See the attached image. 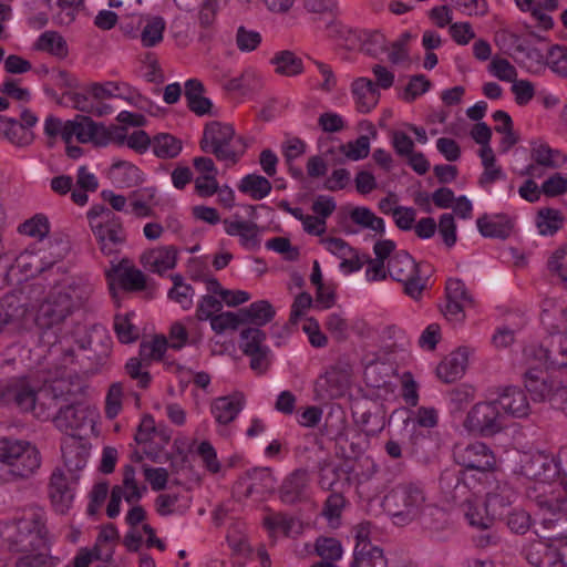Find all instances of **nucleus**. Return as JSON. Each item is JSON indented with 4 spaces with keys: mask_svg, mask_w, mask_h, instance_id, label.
<instances>
[{
    "mask_svg": "<svg viewBox=\"0 0 567 567\" xmlns=\"http://www.w3.org/2000/svg\"><path fill=\"white\" fill-rule=\"evenodd\" d=\"M0 401L13 404L22 412H33L41 417L42 412L37 411V392L25 378H13L0 382Z\"/></svg>",
    "mask_w": 567,
    "mask_h": 567,
    "instance_id": "8",
    "label": "nucleus"
},
{
    "mask_svg": "<svg viewBox=\"0 0 567 567\" xmlns=\"http://www.w3.org/2000/svg\"><path fill=\"white\" fill-rule=\"evenodd\" d=\"M309 484L307 470L293 471L280 487V499L286 504H295L305 497Z\"/></svg>",
    "mask_w": 567,
    "mask_h": 567,
    "instance_id": "24",
    "label": "nucleus"
},
{
    "mask_svg": "<svg viewBox=\"0 0 567 567\" xmlns=\"http://www.w3.org/2000/svg\"><path fill=\"white\" fill-rule=\"evenodd\" d=\"M166 28L164 18L159 16L148 17L141 32V42L144 48H154L163 41Z\"/></svg>",
    "mask_w": 567,
    "mask_h": 567,
    "instance_id": "42",
    "label": "nucleus"
},
{
    "mask_svg": "<svg viewBox=\"0 0 567 567\" xmlns=\"http://www.w3.org/2000/svg\"><path fill=\"white\" fill-rule=\"evenodd\" d=\"M61 450L64 465L71 474V480L75 483L79 480L78 473L86 466L90 450L87 445L74 434L70 435V437L63 442Z\"/></svg>",
    "mask_w": 567,
    "mask_h": 567,
    "instance_id": "16",
    "label": "nucleus"
},
{
    "mask_svg": "<svg viewBox=\"0 0 567 567\" xmlns=\"http://www.w3.org/2000/svg\"><path fill=\"white\" fill-rule=\"evenodd\" d=\"M91 229L101 251L106 256L118 252L120 247L126 240V233L118 216L109 220H99V223L93 224Z\"/></svg>",
    "mask_w": 567,
    "mask_h": 567,
    "instance_id": "12",
    "label": "nucleus"
},
{
    "mask_svg": "<svg viewBox=\"0 0 567 567\" xmlns=\"http://www.w3.org/2000/svg\"><path fill=\"white\" fill-rule=\"evenodd\" d=\"M265 525L270 530H281L286 536L300 533L297 519L282 513L266 517Z\"/></svg>",
    "mask_w": 567,
    "mask_h": 567,
    "instance_id": "55",
    "label": "nucleus"
},
{
    "mask_svg": "<svg viewBox=\"0 0 567 567\" xmlns=\"http://www.w3.org/2000/svg\"><path fill=\"white\" fill-rule=\"evenodd\" d=\"M35 49L39 51L48 52L60 59H63L68 55L66 41L55 31L43 32L35 43Z\"/></svg>",
    "mask_w": 567,
    "mask_h": 567,
    "instance_id": "41",
    "label": "nucleus"
},
{
    "mask_svg": "<svg viewBox=\"0 0 567 567\" xmlns=\"http://www.w3.org/2000/svg\"><path fill=\"white\" fill-rule=\"evenodd\" d=\"M45 512L38 506L23 511L13 522H0V544L17 553H47L49 549Z\"/></svg>",
    "mask_w": 567,
    "mask_h": 567,
    "instance_id": "1",
    "label": "nucleus"
},
{
    "mask_svg": "<svg viewBox=\"0 0 567 567\" xmlns=\"http://www.w3.org/2000/svg\"><path fill=\"white\" fill-rule=\"evenodd\" d=\"M39 344L41 347L48 348L47 352L49 354H54L58 352H62L63 357L61 360L62 367H68L74 361V350L72 348L62 349L56 344L58 336L54 331H41L38 337Z\"/></svg>",
    "mask_w": 567,
    "mask_h": 567,
    "instance_id": "50",
    "label": "nucleus"
},
{
    "mask_svg": "<svg viewBox=\"0 0 567 567\" xmlns=\"http://www.w3.org/2000/svg\"><path fill=\"white\" fill-rule=\"evenodd\" d=\"M250 484L247 486L246 495L261 494L275 487V480L268 467H255L247 472Z\"/></svg>",
    "mask_w": 567,
    "mask_h": 567,
    "instance_id": "43",
    "label": "nucleus"
},
{
    "mask_svg": "<svg viewBox=\"0 0 567 567\" xmlns=\"http://www.w3.org/2000/svg\"><path fill=\"white\" fill-rule=\"evenodd\" d=\"M463 512L468 525L478 530H489L496 520L485 502L465 498Z\"/></svg>",
    "mask_w": 567,
    "mask_h": 567,
    "instance_id": "27",
    "label": "nucleus"
},
{
    "mask_svg": "<svg viewBox=\"0 0 567 567\" xmlns=\"http://www.w3.org/2000/svg\"><path fill=\"white\" fill-rule=\"evenodd\" d=\"M493 118L495 122H504V125H496L494 130L503 135L499 142V152L506 154L518 142V135L513 128L512 117L507 112L498 110L494 112Z\"/></svg>",
    "mask_w": 567,
    "mask_h": 567,
    "instance_id": "37",
    "label": "nucleus"
},
{
    "mask_svg": "<svg viewBox=\"0 0 567 567\" xmlns=\"http://www.w3.org/2000/svg\"><path fill=\"white\" fill-rule=\"evenodd\" d=\"M525 388L534 401H549L554 396V384L548 382L546 373L542 369H528L525 372Z\"/></svg>",
    "mask_w": 567,
    "mask_h": 567,
    "instance_id": "25",
    "label": "nucleus"
},
{
    "mask_svg": "<svg viewBox=\"0 0 567 567\" xmlns=\"http://www.w3.org/2000/svg\"><path fill=\"white\" fill-rule=\"evenodd\" d=\"M340 152L350 161L363 159L369 155L370 140L368 136L361 135L355 141L342 144Z\"/></svg>",
    "mask_w": 567,
    "mask_h": 567,
    "instance_id": "57",
    "label": "nucleus"
},
{
    "mask_svg": "<svg viewBox=\"0 0 567 567\" xmlns=\"http://www.w3.org/2000/svg\"><path fill=\"white\" fill-rule=\"evenodd\" d=\"M351 93L355 100L357 110L360 113H369L380 100L379 89L368 78H358L352 82Z\"/></svg>",
    "mask_w": 567,
    "mask_h": 567,
    "instance_id": "23",
    "label": "nucleus"
},
{
    "mask_svg": "<svg viewBox=\"0 0 567 567\" xmlns=\"http://www.w3.org/2000/svg\"><path fill=\"white\" fill-rule=\"evenodd\" d=\"M455 462L465 471L489 472L495 466V456L492 450L482 442L466 446H456L453 452Z\"/></svg>",
    "mask_w": 567,
    "mask_h": 567,
    "instance_id": "10",
    "label": "nucleus"
},
{
    "mask_svg": "<svg viewBox=\"0 0 567 567\" xmlns=\"http://www.w3.org/2000/svg\"><path fill=\"white\" fill-rule=\"evenodd\" d=\"M276 72L285 76H295L303 71V63L293 52L285 50L276 53L271 59Z\"/></svg>",
    "mask_w": 567,
    "mask_h": 567,
    "instance_id": "39",
    "label": "nucleus"
},
{
    "mask_svg": "<svg viewBox=\"0 0 567 567\" xmlns=\"http://www.w3.org/2000/svg\"><path fill=\"white\" fill-rule=\"evenodd\" d=\"M565 217L560 210L545 207L538 210L536 226L540 235L548 236L556 234L564 225Z\"/></svg>",
    "mask_w": 567,
    "mask_h": 567,
    "instance_id": "40",
    "label": "nucleus"
},
{
    "mask_svg": "<svg viewBox=\"0 0 567 567\" xmlns=\"http://www.w3.org/2000/svg\"><path fill=\"white\" fill-rule=\"evenodd\" d=\"M465 471L445 470L440 476V487L445 496L452 501L466 498L468 488L464 482Z\"/></svg>",
    "mask_w": 567,
    "mask_h": 567,
    "instance_id": "31",
    "label": "nucleus"
},
{
    "mask_svg": "<svg viewBox=\"0 0 567 567\" xmlns=\"http://www.w3.org/2000/svg\"><path fill=\"white\" fill-rule=\"evenodd\" d=\"M342 467L330 462H324L319 467V485L324 491L336 492L340 481Z\"/></svg>",
    "mask_w": 567,
    "mask_h": 567,
    "instance_id": "56",
    "label": "nucleus"
},
{
    "mask_svg": "<svg viewBox=\"0 0 567 567\" xmlns=\"http://www.w3.org/2000/svg\"><path fill=\"white\" fill-rule=\"evenodd\" d=\"M316 554L322 558V560L337 561L342 557L343 549L340 540L334 537L320 536L315 543Z\"/></svg>",
    "mask_w": 567,
    "mask_h": 567,
    "instance_id": "52",
    "label": "nucleus"
},
{
    "mask_svg": "<svg viewBox=\"0 0 567 567\" xmlns=\"http://www.w3.org/2000/svg\"><path fill=\"white\" fill-rule=\"evenodd\" d=\"M49 496L55 512L65 514L74 498L73 488L70 486L63 470L55 468L50 477Z\"/></svg>",
    "mask_w": 567,
    "mask_h": 567,
    "instance_id": "17",
    "label": "nucleus"
},
{
    "mask_svg": "<svg viewBox=\"0 0 567 567\" xmlns=\"http://www.w3.org/2000/svg\"><path fill=\"white\" fill-rule=\"evenodd\" d=\"M177 261V249L174 246H165L145 252L141 262L143 266L155 274L163 275L167 270L175 268Z\"/></svg>",
    "mask_w": 567,
    "mask_h": 567,
    "instance_id": "22",
    "label": "nucleus"
},
{
    "mask_svg": "<svg viewBox=\"0 0 567 567\" xmlns=\"http://www.w3.org/2000/svg\"><path fill=\"white\" fill-rule=\"evenodd\" d=\"M550 272L567 282V245L557 248L547 262Z\"/></svg>",
    "mask_w": 567,
    "mask_h": 567,
    "instance_id": "64",
    "label": "nucleus"
},
{
    "mask_svg": "<svg viewBox=\"0 0 567 567\" xmlns=\"http://www.w3.org/2000/svg\"><path fill=\"white\" fill-rule=\"evenodd\" d=\"M537 504L548 513V516L543 518V526L551 532L547 536L548 540L565 543L567 540V514L560 509L558 502L551 498L538 497Z\"/></svg>",
    "mask_w": 567,
    "mask_h": 567,
    "instance_id": "15",
    "label": "nucleus"
},
{
    "mask_svg": "<svg viewBox=\"0 0 567 567\" xmlns=\"http://www.w3.org/2000/svg\"><path fill=\"white\" fill-rule=\"evenodd\" d=\"M200 148L212 153L218 161H227L236 164L245 153V144L241 137L235 138V130L229 124L213 121L206 124Z\"/></svg>",
    "mask_w": 567,
    "mask_h": 567,
    "instance_id": "3",
    "label": "nucleus"
},
{
    "mask_svg": "<svg viewBox=\"0 0 567 567\" xmlns=\"http://www.w3.org/2000/svg\"><path fill=\"white\" fill-rule=\"evenodd\" d=\"M349 384L346 372L337 367H330L315 382V394L318 400H332L344 394Z\"/></svg>",
    "mask_w": 567,
    "mask_h": 567,
    "instance_id": "14",
    "label": "nucleus"
},
{
    "mask_svg": "<svg viewBox=\"0 0 567 567\" xmlns=\"http://www.w3.org/2000/svg\"><path fill=\"white\" fill-rule=\"evenodd\" d=\"M477 229L483 237L506 239L514 227L513 219L506 214L489 216L484 214L476 220Z\"/></svg>",
    "mask_w": 567,
    "mask_h": 567,
    "instance_id": "21",
    "label": "nucleus"
},
{
    "mask_svg": "<svg viewBox=\"0 0 567 567\" xmlns=\"http://www.w3.org/2000/svg\"><path fill=\"white\" fill-rule=\"evenodd\" d=\"M111 174L121 187H132L142 182V173L130 162L116 161L111 166Z\"/></svg>",
    "mask_w": 567,
    "mask_h": 567,
    "instance_id": "35",
    "label": "nucleus"
},
{
    "mask_svg": "<svg viewBox=\"0 0 567 567\" xmlns=\"http://www.w3.org/2000/svg\"><path fill=\"white\" fill-rule=\"evenodd\" d=\"M58 289L68 297L74 310L82 307L93 292L92 284L84 278H72L68 285Z\"/></svg>",
    "mask_w": 567,
    "mask_h": 567,
    "instance_id": "34",
    "label": "nucleus"
},
{
    "mask_svg": "<svg viewBox=\"0 0 567 567\" xmlns=\"http://www.w3.org/2000/svg\"><path fill=\"white\" fill-rule=\"evenodd\" d=\"M122 487L124 492V499L130 504L137 503L142 498L143 492L146 491V486H143L142 488L138 487L133 465H126L124 467Z\"/></svg>",
    "mask_w": 567,
    "mask_h": 567,
    "instance_id": "54",
    "label": "nucleus"
},
{
    "mask_svg": "<svg viewBox=\"0 0 567 567\" xmlns=\"http://www.w3.org/2000/svg\"><path fill=\"white\" fill-rule=\"evenodd\" d=\"M21 80L8 78L0 85V93L17 102L28 103L31 100V93L27 87L20 85Z\"/></svg>",
    "mask_w": 567,
    "mask_h": 567,
    "instance_id": "60",
    "label": "nucleus"
},
{
    "mask_svg": "<svg viewBox=\"0 0 567 567\" xmlns=\"http://www.w3.org/2000/svg\"><path fill=\"white\" fill-rule=\"evenodd\" d=\"M104 125L95 123L91 117L76 115L73 120L64 122L62 140L69 144L73 136L80 143H94L105 146Z\"/></svg>",
    "mask_w": 567,
    "mask_h": 567,
    "instance_id": "11",
    "label": "nucleus"
},
{
    "mask_svg": "<svg viewBox=\"0 0 567 567\" xmlns=\"http://www.w3.org/2000/svg\"><path fill=\"white\" fill-rule=\"evenodd\" d=\"M362 50L372 58H379L389 50L385 37L379 31H371L362 44Z\"/></svg>",
    "mask_w": 567,
    "mask_h": 567,
    "instance_id": "62",
    "label": "nucleus"
},
{
    "mask_svg": "<svg viewBox=\"0 0 567 567\" xmlns=\"http://www.w3.org/2000/svg\"><path fill=\"white\" fill-rule=\"evenodd\" d=\"M184 87L188 109L199 116L209 114L213 103L209 99L203 96L205 87L202 81L189 79L185 82Z\"/></svg>",
    "mask_w": 567,
    "mask_h": 567,
    "instance_id": "30",
    "label": "nucleus"
},
{
    "mask_svg": "<svg viewBox=\"0 0 567 567\" xmlns=\"http://www.w3.org/2000/svg\"><path fill=\"white\" fill-rule=\"evenodd\" d=\"M155 193V188H144L130 195L132 213L137 218L152 217L154 215V210L148 203L154 199Z\"/></svg>",
    "mask_w": 567,
    "mask_h": 567,
    "instance_id": "46",
    "label": "nucleus"
},
{
    "mask_svg": "<svg viewBox=\"0 0 567 567\" xmlns=\"http://www.w3.org/2000/svg\"><path fill=\"white\" fill-rule=\"evenodd\" d=\"M131 316L130 313L116 315L114 318V330L122 343H131L138 338V331L131 322Z\"/></svg>",
    "mask_w": 567,
    "mask_h": 567,
    "instance_id": "58",
    "label": "nucleus"
},
{
    "mask_svg": "<svg viewBox=\"0 0 567 567\" xmlns=\"http://www.w3.org/2000/svg\"><path fill=\"white\" fill-rule=\"evenodd\" d=\"M351 567H388L383 550L372 543L355 544Z\"/></svg>",
    "mask_w": 567,
    "mask_h": 567,
    "instance_id": "29",
    "label": "nucleus"
},
{
    "mask_svg": "<svg viewBox=\"0 0 567 567\" xmlns=\"http://www.w3.org/2000/svg\"><path fill=\"white\" fill-rule=\"evenodd\" d=\"M348 430V420L346 412L341 406H333L327 413L324 423L322 426V434L328 436L330 440L340 441L342 440Z\"/></svg>",
    "mask_w": 567,
    "mask_h": 567,
    "instance_id": "33",
    "label": "nucleus"
},
{
    "mask_svg": "<svg viewBox=\"0 0 567 567\" xmlns=\"http://www.w3.org/2000/svg\"><path fill=\"white\" fill-rule=\"evenodd\" d=\"M168 346L164 336H156L151 341H143L140 344V357L148 364L152 360H161Z\"/></svg>",
    "mask_w": 567,
    "mask_h": 567,
    "instance_id": "53",
    "label": "nucleus"
},
{
    "mask_svg": "<svg viewBox=\"0 0 567 567\" xmlns=\"http://www.w3.org/2000/svg\"><path fill=\"white\" fill-rule=\"evenodd\" d=\"M241 326L252 324L254 327H262L272 321L276 316L274 306L268 300H258L248 307L238 310Z\"/></svg>",
    "mask_w": 567,
    "mask_h": 567,
    "instance_id": "26",
    "label": "nucleus"
},
{
    "mask_svg": "<svg viewBox=\"0 0 567 567\" xmlns=\"http://www.w3.org/2000/svg\"><path fill=\"white\" fill-rule=\"evenodd\" d=\"M18 231L22 235L42 240L50 233V223L45 215L37 214L32 218L20 224Z\"/></svg>",
    "mask_w": 567,
    "mask_h": 567,
    "instance_id": "49",
    "label": "nucleus"
},
{
    "mask_svg": "<svg viewBox=\"0 0 567 567\" xmlns=\"http://www.w3.org/2000/svg\"><path fill=\"white\" fill-rule=\"evenodd\" d=\"M424 439L425 437L422 434H412L410 436L409 446H405L404 449L398 441L390 439L384 444V450H385L386 454L393 460L401 458L403 455L411 456V457L416 456L420 452L419 443L421 441H424Z\"/></svg>",
    "mask_w": 567,
    "mask_h": 567,
    "instance_id": "51",
    "label": "nucleus"
},
{
    "mask_svg": "<svg viewBox=\"0 0 567 567\" xmlns=\"http://www.w3.org/2000/svg\"><path fill=\"white\" fill-rule=\"evenodd\" d=\"M243 409L241 401L236 396H220L213 401L210 412L218 424L233 422Z\"/></svg>",
    "mask_w": 567,
    "mask_h": 567,
    "instance_id": "32",
    "label": "nucleus"
},
{
    "mask_svg": "<svg viewBox=\"0 0 567 567\" xmlns=\"http://www.w3.org/2000/svg\"><path fill=\"white\" fill-rule=\"evenodd\" d=\"M225 231L229 236H238L239 244L248 250H257L260 247L261 227L255 221L243 219H224Z\"/></svg>",
    "mask_w": 567,
    "mask_h": 567,
    "instance_id": "18",
    "label": "nucleus"
},
{
    "mask_svg": "<svg viewBox=\"0 0 567 567\" xmlns=\"http://www.w3.org/2000/svg\"><path fill=\"white\" fill-rule=\"evenodd\" d=\"M115 271H118V281L121 287L126 291H141L146 288L145 275L135 267H115Z\"/></svg>",
    "mask_w": 567,
    "mask_h": 567,
    "instance_id": "45",
    "label": "nucleus"
},
{
    "mask_svg": "<svg viewBox=\"0 0 567 567\" xmlns=\"http://www.w3.org/2000/svg\"><path fill=\"white\" fill-rule=\"evenodd\" d=\"M123 384L121 382L112 383L105 398V415L107 419H114L122 410Z\"/></svg>",
    "mask_w": 567,
    "mask_h": 567,
    "instance_id": "61",
    "label": "nucleus"
},
{
    "mask_svg": "<svg viewBox=\"0 0 567 567\" xmlns=\"http://www.w3.org/2000/svg\"><path fill=\"white\" fill-rule=\"evenodd\" d=\"M153 152L159 158H173L182 151L181 142L171 134H158L152 142Z\"/></svg>",
    "mask_w": 567,
    "mask_h": 567,
    "instance_id": "47",
    "label": "nucleus"
},
{
    "mask_svg": "<svg viewBox=\"0 0 567 567\" xmlns=\"http://www.w3.org/2000/svg\"><path fill=\"white\" fill-rule=\"evenodd\" d=\"M470 351L461 347L444 358L436 368V374L445 383H452L463 377L468 363Z\"/></svg>",
    "mask_w": 567,
    "mask_h": 567,
    "instance_id": "19",
    "label": "nucleus"
},
{
    "mask_svg": "<svg viewBox=\"0 0 567 567\" xmlns=\"http://www.w3.org/2000/svg\"><path fill=\"white\" fill-rule=\"evenodd\" d=\"M396 524H408L420 517L426 508V495L420 483L399 484L385 497Z\"/></svg>",
    "mask_w": 567,
    "mask_h": 567,
    "instance_id": "4",
    "label": "nucleus"
},
{
    "mask_svg": "<svg viewBox=\"0 0 567 567\" xmlns=\"http://www.w3.org/2000/svg\"><path fill=\"white\" fill-rule=\"evenodd\" d=\"M515 497L514 489L507 483H498L496 487L487 493L485 504L496 519L506 515L507 508L512 505Z\"/></svg>",
    "mask_w": 567,
    "mask_h": 567,
    "instance_id": "28",
    "label": "nucleus"
},
{
    "mask_svg": "<svg viewBox=\"0 0 567 567\" xmlns=\"http://www.w3.org/2000/svg\"><path fill=\"white\" fill-rule=\"evenodd\" d=\"M498 406L513 417H525L529 414V402L524 391L517 386H506L495 400Z\"/></svg>",
    "mask_w": 567,
    "mask_h": 567,
    "instance_id": "20",
    "label": "nucleus"
},
{
    "mask_svg": "<svg viewBox=\"0 0 567 567\" xmlns=\"http://www.w3.org/2000/svg\"><path fill=\"white\" fill-rule=\"evenodd\" d=\"M95 410L83 404L61 406L53 419L54 425L62 432L71 433L94 423Z\"/></svg>",
    "mask_w": 567,
    "mask_h": 567,
    "instance_id": "13",
    "label": "nucleus"
},
{
    "mask_svg": "<svg viewBox=\"0 0 567 567\" xmlns=\"http://www.w3.org/2000/svg\"><path fill=\"white\" fill-rule=\"evenodd\" d=\"M261 34L258 31L239 25L236 32V45L241 52L255 51L261 43Z\"/></svg>",
    "mask_w": 567,
    "mask_h": 567,
    "instance_id": "59",
    "label": "nucleus"
},
{
    "mask_svg": "<svg viewBox=\"0 0 567 567\" xmlns=\"http://www.w3.org/2000/svg\"><path fill=\"white\" fill-rule=\"evenodd\" d=\"M543 194L547 197H558L567 193V175L554 173L542 184Z\"/></svg>",
    "mask_w": 567,
    "mask_h": 567,
    "instance_id": "63",
    "label": "nucleus"
},
{
    "mask_svg": "<svg viewBox=\"0 0 567 567\" xmlns=\"http://www.w3.org/2000/svg\"><path fill=\"white\" fill-rule=\"evenodd\" d=\"M267 334L258 327H247L240 331L239 347L244 354L256 353L258 350L269 348L266 342Z\"/></svg>",
    "mask_w": 567,
    "mask_h": 567,
    "instance_id": "44",
    "label": "nucleus"
},
{
    "mask_svg": "<svg viewBox=\"0 0 567 567\" xmlns=\"http://www.w3.org/2000/svg\"><path fill=\"white\" fill-rule=\"evenodd\" d=\"M73 311L68 297L54 288L39 306L35 323L42 331H52L53 327L61 324Z\"/></svg>",
    "mask_w": 567,
    "mask_h": 567,
    "instance_id": "9",
    "label": "nucleus"
},
{
    "mask_svg": "<svg viewBox=\"0 0 567 567\" xmlns=\"http://www.w3.org/2000/svg\"><path fill=\"white\" fill-rule=\"evenodd\" d=\"M389 276L403 285L404 293L419 300L425 288L420 277V266L405 250L394 252L388 261Z\"/></svg>",
    "mask_w": 567,
    "mask_h": 567,
    "instance_id": "5",
    "label": "nucleus"
},
{
    "mask_svg": "<svg viewBox=\"0 0 567 567\" xmlns=\"http://www.w3.org/2000/svg\"><path fill=\"white\" fill-rule=\"evenodd\" d=\"M0 461L10 482L31 477L41 466V454L29 441L12 436L0 437Z\"/></svg>",
    "mask_w": 567,
    "mask_h": 567,
    "instance_id": "2",
    "label": "nucleus"
},
{
    "mask_svg": "<svg viewBox=\"0 0 567 567\" xmlns=\"http://www.w3.org/2000/svg\"><path fill=\"white\" fill-rule=\"evenodd\" d=\"M498 408L496 401L476 403L467 413L465 429L485 437L501 432L504 427V414Z\"/></svg>",
    "mask_w": 567,
    "mask_h": 567,
    "instance_id": "6",
    "label": "nucleus"
},
{
    "mask_svg": "<svg viewBox=\"0 0 567 567\" xmlns=\"http://www.w3.org/2000/svg\"><path fill=\"white\" fill-rule=\"evenodd\" d=\"M238 189L252 199L260 200L271 192V183L261 175L248 174L241 178Z\"/></svg>",
    "mask_w": 567,
    "mask_h": 567,
    "instance_id": "38",
    "label": "nucleus"
},
{
    "mask_svg": "<svg viewBox=\"0 0 567 567\" xmlns=\"http://www.w3.org/2000/svg\"><path fill=\"white\" fill-rule=\"evenodd\" d=\"M550 353L546 369L567 371V340L561 336L553 337L549 341Z\"/></svg>",
    "mask_w": 567,
    "mask_h": 567,
    "instance_id": "48",
    "label": "nucleus"
},
{
    "mask_svg": "<svg viewBox=\"0 0 567 567\" xmlns=\"http://www.w3.org/2000/svg\"><path fill=\"white\" fill-rule=\"evenodd\" d=\"M522 554L528 564L534 567L567 566L565 543L559 544L554 540L533 539L524 545Z\"/></svg>",
    "mask_w": 567,
    "mask_h": 567,
    "instance_id": "7",
    "label": "nucleus"
},
{
    "mask_svg": "<svg viewBox=\"0 0 567 567\" xmlns=\"http://www.w3.org/2000/svg\"><path fill=\"white\" fill-rule=\"evenodd\" d=\"M189 503V497L172 493L159 494L155 499L156 511L161 516L183 514L188 509Z\"/></svg>",
    "mask_w": 567,
    "mask_h": 567,
    "instance_id": "36",
    "label": "nucleus"
}]
</instances>
